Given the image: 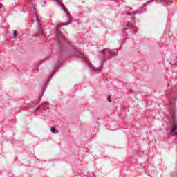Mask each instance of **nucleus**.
Instances as JSON below:
<instances>
[{
    "label": "nucleus",
    "instance_id": "f257e3e1",
    "mask_svg": "<svg viewBox=\"0 0 177 177\" xmlns=\"http://www.w3.org/2000/svg\"><path fill=\"white\" fill-rule=\"evenodd\" d=\"M70 22H65L62 23L61 24L57 25L56 27V36L58 38L59 41V44H62V42H64L68 46V55L71 57H80V59H82L85 63H87L88 67L91 68L92 71H94V73H100L102 71V66L99 68H95L93 67V64L89 62V61L86 59V57L83 53H80L78 51V49L77 47H75L74 45H73L71 43L68 42L67 39H66V37L62 35V31L60 30V26H68L70 24Z\"/></svg>",
    "mask_w": 177,
    "mask_h": 177
},
{
    "label": "nucleus",
    "instance_id": "f03ea898",
    "mask_svg": "<svg viewBox=\"0 0 177 177\" xmlns=\"http://www.w3.org/2000/svg\"><path fill=\"white\" fill-rule=\"evenodd\" d=\"M118 55V51L117 50L113 49V50H110L109 48H105L102 51V56L103 59H100L101 64H103L104 63V60L106 59H109L110 56H117Z\"/></svg>",
    "mask_w": 177,
    "mask_h": 177
},
{
    "label": "nucleus",
    "instance_id": "7ed1b4c3",
    "mask_svg": "<svg viewBox=\"0 0 177 177\" xmlns=\"http://www.w3.org/2000/svg\"><path fill=\"white\" fill-rule=\"evenodd\" d=\"M53 1L54 2H56V3H57L62 8V10L64 11V13H65L66 16V19L67 21H71V14H70V12H68V10L66 9L64 4H63V3H62L60 0H53Z\"/></svg>",
    "mask_w": 177,
    "mask_h": 177
},
{
    "label": "nucleus",
    "instance_id": "20e7f679",
    "mask_svg": "<svg viewBox=\"0 0 177 177\" xmlns=\"http://www.w3.org/2000/svg\"><path fill=\"white\" fill-rule=\"evenodd\" d=\"M33 17L37 20L39 34L40 35H44V30H42V27L41 26V24L38 23V17L37 16V13L35 12Z\"/></svg>",
    "mask_w": 177,
    "mask_h": 177
},
{
    "label": "nucleus",
    "instance_id": "39448f33",
    "mask_svg": "<svg viewBox=\"0 0 177 177\" xmlns=\"http://www.w3.org/2000/svg\"><path fill=\"white\" fill-rule=\"evenodd\" d=\"M126 26H127V27H128V28H133V30L134 31V33L136 34V31L138 30V28L136 27L135 24L129 23Z\"/></svg>",
    "mask_w": 177,
    "mask_h": 177
},
{
    "label": "nucleus",
    "instance_id": "423d86ee",
    "mask_svg": "<svg viewBox=\"0 0 177 177\" xmlns=\"http://www.w3.org/2000/svg\"><path fill=\"white\" fill-rule=\"evenodd\" d=\"M176 114V109L173 107L170 109V115L173 120H175V115Z\"/></svg>",
    "mask_w": 177,
    "mask_h": 177
},
{
    "label": "nucleus",
    "instance_id": "0eeeda50",
    "mask_svg": "<svg viewBox=\"0 0 177 177\" xmlns=\"http://www.w3.org/2000/svg\"><path fill=\"white\" fill-rule=\"evenodd\" d=\"M176 129H177V125L174 124L171 130V133L172 135V136H177V131H176Z\"/></svg>",
    "mask_w": 177,
    "mask_h": 177
},
{
    "label": "nucleus",
    "instance_id": "6e6552de",
    "mask_svg": "<svg viewBox=\"0 0 177 177\" xmlns=\"http://www.w3.org/2000/svg\"><path fill=\"white\" fill-rule=\"evenodd\" d=\"M128 31H129V28H124V30H122V32H123L124 37H127V35H128Z\"/></svg>",
    "mask_w": 177,
    "mask_h": 177
},
{
    "label": "nucleus",
    "instance_id": "1a4fd4ad",
    "mask_svg": "<svg viewBox=\"0 0 177 177\" xmlns=\"http://www.w3.org/2000/svg\"><path fill=\"white\" fill-rule=\"evenodd\" d=\"M46 107H48V103H43L42 105L39 106V109H44V110L46 111Z\"/></svg>",
    "mask_w": 177,
    "mask_h": 177
},
{
    "label": "nucleus",
    "instance_id": "9d476101",
    "mask_svg": "<svg viewBox=\"0 0 177 177\" xmlns=\"http://www.w3.org/2000/svg\"><path fill=\"white\" fill-rule=\"evenodd\" d=\"M50 131L52 133H56V129L55 127H51Z\"/></svg>",
    "mask_w": 177,
    "mask_h": 177
},
{
    "label": "nucleus",
    "instance_id": "9b49d317",
    "mask_svg": "<svg viewBox=\"0 0 177 177\" xmlns=\"http://www.w3.org/2000/svg\"><path fill=\"white\" fill-rule=\"evenodd\" d=\"M13 37L14 38H16V37H17V32L16 30L13 31Z\"/></svg>",
    "mask_w": 177,
    "mask_h": 177
},
{
    "label": "nucleus",
    "instance_id": "f8f14e48",
    "mask_svg": "<svg viewBox=\"0 0 177 177\" xmlns=\"http://www.w3.org/2000/svg\"><path fill=\"white\" fill-rule=\"evenodd\" d=\"M127 15H129V16H132V15H135V12H129L127 13Z\"/></svg>",
    "mask_w": 177,
    "mask_h": 177
},
{
    "label": "nucleus",
    "instance_id": "ddd939ff",
    "mask_svg": "<svg viewBox=\"0 0 177 177\" xmlns=\"http://www.w3.org/2000/svg\"><path fill=\"white\" fill-rule=\"evenodd\" d=\"M154 1H156V0H149V1L147 2V3H151V2H154Z\"/></svg>",
    "mask_w": 177,
    "mask_h": 177
},
{
    "label": "nucleus",
    "instance_id": "4468645a",
    "mask_svg": "<svg viewBox=\"0 0 177 177\" xmlns=\"http://www.w3.org/2000/svg\"><path fill=\"white\" fill-rule=\"evenodd\" d=\"M3 5L0 4V9H1V8H3Z\"/></svg>",
    "mask_w": 177,
    "mask_h": 177
},
{
    "label": "nucleus",
    "instance_id": "2eb2a0df",
    "mask_svg": "<svg viewBox=\"0 0 177 177\" xmlns=\"http://www.w3.org/2000/svg\"><path fill=\"white\" fill-rule=\"evenodd\" d=\"M109 102H111V100H110V97H108Z\"/></svg>",
    "mask_w": 177,
    "mask_h": 177
},
{
    "label": "nucleus",
    "instance_id": "dca6fc26",
    "mask_svg": "<svg viewBox=\"0 0 177 177\" xmlns=\"http://www.w3.org/2000/svg\"><path fill=\"white\" fill-rule=\"evenodd\" d=\"M55 71H57V68H55Z\"/></svg>",
    "mask_w": 177,
    "mask_h": 177
},
{
    "label": "nucleus",
    "instance_id": "f3484780",
    "mask_svg": "<svg viewBox=\"0 0 177 177\" xmlns=\"http://www.w3.org/2000/svg\"><path fill=\"white\" fill-rule=\"evenodd\" d=\"M130 92H131V93H132V92H133V91L132 90H131V91H130Z\"/></svg>",
    "mask_w": 177,
    "mask_h": 177
},
{
    "label": "nucleus",
    "instance_id": "a211bd4d",
    "mask_svg": "<svg viewBox=\"0 0 177 177\" xmlns=\"http://www.w3.org/2000/svg\"><path fill=\"white\" fill-rule=\"evenodd\" d=\"M173 99H174V100H175V97H174Z\"/></svg>",
    "mask_w": 177,
    "mask_h": 177
},
{
    "label": "nucleus",
    "instance_id": "6ab92c4d",
    "mask_svg": "<svg viewBox=\"0 0 177 177\" xmlns=\"http://www.w3.org/2000/svg\"><path fill=\"white\" fill-rule=\"evenodd\" d=\"M44 3H46V1H45Z\"/></svg>",
    "mask_w": 177,
    "mask_h": 177
},
{
    "label": "nucleus",
    "instance_id": "aec40b11",
    "mask_svg": "<svg viewBox=\"0 0 177 177\" xmlns=\"http://www.w3.org/2000/svg\"><path fill=\"white\" fill-rule=\"evenodd\" d=\"M44 91H45V88H44Z\"/></svg>",
    "mask_w": 177,
    "mask_h": 177
}]
</instances>
